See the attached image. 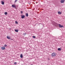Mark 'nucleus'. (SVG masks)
<instances>
[{
	"instance_id": "1",
	"label": "nucleus",
	"mask_w": 65,
	"mask_h": 65,
	"mask_svg": "<svg viewBox=\"0 0 65 65\" xmlns=\"http://www.w3.org/2000/svg\"><path fill=\"white\" fill-rule=\"evenodd\" d=\"M52 57H56V53H55L53 52L51 54Z\"/></svg>"
},
{
	"instance_id": "2",
	"label": "nucleus",
	"mask_w": 65,
	"mask_h": 65,
	"mask_svg": "<svg viewBox=\"0 0 65 65\" xmlns=\"http://www.w3.org/2000/svg\"><path fill=\"white\" fill-rule=\"evenodd\" d=\"M12 7L13 8H16V6H15V4H13L12 5Z\"/></svg>"
},
{
	"instance_id": "3",
	"label": "nucleus",
	"mask_w": 65,
	"mask_h": 65,
	"mask_svg": "<svg viewBox=\"0 0 65 65\" xmlns=\"http://www.w3.org/2000/svg\"><path fill=\"white\" fill-rule=\"evenodd\" d=\"M22 19H24L25 18V16L24 15H21Z\"/></svg>"
},
{
	"instance_id": "4",
	"label": "nucleus",
	"mask_w": 65,
	"mask_h": 65,
	"mask_svg": "<svg viewBox=\"0 0 65 65\" xmlns=\"http://www.w3.org/2000/svg\"><path fill=\"white\" fill-rule=\"evenodd\" d=\"M64 2H65V0H61L60 1L61 3H64Z\"/></svg>"
},
{
	"instance_id": "5",
	"label": "nucleus",
	"mask_w": 65,
	"mask_h": 65,
	"mask_svg": "<svg viewBox=\"0 0 65 65\" xmlns=\"http://www.w3.org/2000/svg\"><path fill=\"white\" fill-rule=\"evenodd\" d=\"M59 28H63L64 27L62 25H61L60 24H59Z\"/></svg>"
},
{
	"instance_id": "6",
	"label": "nucleus",
	"mask_w": 65,
	"mask_h": 65,
	"mask_svg": "<svg viewBox=\"0 0 65 65\" xmlns=\"http://www.w3.org/2000/svg\"><path fill=\"white\" fill-rule=\"evenodd\" d=\"M1 48L2 50H5V47L4 46L1 47Z\"/></svg>"
},
{
	"instance_id": "7",
	"label": "nucleus",
	"mask_w": 65,
	"mask_h": 65,
	"mask_svg": "<svg viewBox=\"0 0 65 65\" xmlns=\"http://www.w3.org/2000/svg\"><path fill=\"white\" fill-rule=\"evenodd\" d=\"M7 39H10V38L9 37V36H7Z\"/></svg>"
},
{
	"instance_id": "8",
	"label": "nucleus",
	"mask_w": 65,
	"mask_h": 65,
	"mask_svg": "<svg viewBox=\"0 0 65 65\" xmlns=\"http://www.w3.org/2000/svg\"><path fill=\"white\" fill-rule=\"evenodd\" d=\"M58 14H61L62 13L60 11H58Z\"/></svg>"
},
{
	"instance_id": "9",
	"label": "nucleus",
	"mask_w": 65,
	"mask_h": 65,
	"mask_svg": "<svg viewBox=\"0 0 65 65\" xmlns=\"http://www.w3.org/2000/svg\"><path fill=\"white\" fill-rule=\"evenodd\" d=\"M1 2H2V4L3 5L4 4V2L3 1H2Z\"/></svg>"
},
{
	"instance_id": "10",
	"label": "nucleus",
	"mask_w": 65,
	"mask_h": 65,
	"mask_svg": "<svg viewBox=\"0 0 65 65\" xmlns=\"http://www.w3.org/2000/svg\"><path fill=\"white\" fill-rule=\"evenodd\" d=\"M15 32H19V30H18L17 29H15Z\"/></svg>"
},
{
	"instance_id": "11",
	"label": "nucleus",
	"mask_w": 65,
	"mask_h": 65,
	"mask_svg": "<svg viewBox=\"0 0 65 65\" xmlns=\"http://www.w3.org/2000/svg\"><path fill=\"white\" fill-rule=\"evenodd\" d=\"M23 54H21L20 55V57L21 58H23Z\"/></svg>"
},
{
	"instance_id": "12",
	"label": "nucleus",
	"mask_w": 65,
	"mask_h": 65,
	"mask_svg": "<svg viewBox=\"0 0 65 65\" xmlns=\"http://www.w3.org/2000/svg\"><path fill=\"white\" fill-rule=\"evenodd\" d=\"M61 49L60 48H58V51H61Z\"/></svg>"
},
{
	"instance_id": "13",
	"label": "nucleus",
	"mask_w": 65,
	"mask_h": 65,
	"mask_svg": "<svg viewBox=\"0 0 65 65\" xmlns=\"http://www.w3.org/2000/svg\"><path fill=\"white\" fill-rule=\"evenodd\" d=\"M5 15H6L7 14V12H5Z\"/></svg>"
},
{
	"instance_id": "14",
	"label": "nucleus",
	"mask_w": 65,
	"mask_h": 65,
	"mask_svg": "<svg viewBox=\"0 0 65 65\" xmlns=\"http://www.w3.org/2000/svg\"><path fill=\"white\" fill-rule=\"evenodd\" d=\"M26 17H27L28 16V13H26L25 15Z\"/></svg>"
},
{
	"instance_id": "15",
	"label": "nucleus",
	"mask_w": 65,
	"mask_h": 65,
	"mask_svg": "<svg viewBox=\"0 0 65 65\" xmlns=\"http://www.w3.org/2000/svg\"><path fill=\"white\" fill-rule=\"evenodd\" d=\"M32 37L33 38H36V37H35V36H32Z\"/></svg>"
},
{
	"instance_id": "16",
	"label": "nucleus",
	"mask_w": 65,
	"mask_h": 65,
	"mask_svg": "<svg viewBox=\"0 0 65 65\" xmlns=\"http://www.w3.org/2000/svg\"><path fill=\"white\" fill-rule=\"evenodd\" d=\"M15 24H18V22L17 21H15Z\"/></svg>"
},
{
	"instance_id": "17",
	"label": "nucleus",
	"mask_w": 65,
	"mask_h": 65,
	"mask_svg": "<svg viewBox=\"0 0 65 65\" xmlns=\"http://www.w3.org/2000/svg\"><path fill=\"white\" fill-rule=\"evenodd\" d=\"M4 46H5V47H6V46H7V45H6V44H5L4 45Z\"/></svg>"
},
{
	"instance_id": "18",
	"label": "nucleus",
	"mask_w": 65,
	"mask_h": 65,
	"mask_svg": "<svg viewBox=\"0 0 65 65\" xmlns=\"http://www.w3.org/2000/svg\"><path fill=\"white\" fill-rule=\"evenodd\" d=\"M17 1H18V0H15L14 2V3H15V2H16Z\"/></svg>"
},
{
	"instance_id": "19",
	"label": "nucleus",
	"mask_w": 65,
	"mask_h": 65,
	"mask_svg": "<svg viewBox=\"0 0 65 65\" xmlns=\"http://www.w3.org/2000/svg\"><path fill=\"white\" fill-rule=\"evenodd\" d=\"M14 65H17V62H15L14 63Z\"/></svg>"
},
{
	"instance_id": "20",
	"label": "nucleus",
	"mask_w": 65,
	"mask_h": 65,
	"mask_svg": "<svg viewBox=\"0 0 65 65\" xmlns=\"http://www.w3.org/2000/svg\"><path fill=\"white\" fill-rule=\"evenodd\" d=\"M21 13H23V11H21Z\"/></svg>"
}]
</instances>
